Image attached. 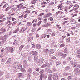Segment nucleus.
<instances>
[{"label": "nucleus", "instance_id": "1", "mask_svg": "<svg viewBox=\"0 0 80 80\" xmlns=\"http://www.w3.org/2000/svg\"><path fill=\"white\" fill-rule=\"evenodd\" d=\"M44 53L48 57H50V55L49 54V50L48 49H45L44 50Z\"/></svg>", "mask_w": 80, "mask_h": 80}, {"label": "nucleus", "instance_id": "2", "mask_svg": "<svg viewBox=\"0 0 80 80\" xmlns=\"http://www.w3.org/2000/svg\"><path fill=\"white\" fill-rule=\"evenodd\" d=\"M53 78L54 80H58V74L56 73H53L52 74Z\"/></svg>", "mask_w": 80, "mask_h": 80}, {"label": "nucleus", "instance_id": "3", "mask_svg": "<svg viewBox=\"0 0 80 80\" xmlns=\"http://www.w3.org/2000/svg\"><path fill=\"white\" fill-rule=\"evenodd\" d=\"M18 65V62H14L12 66V67L13 68H17V66Z\"/></svg>", "mask_w": 80, "mask_h": 80}, {"label": "nucleus", "instance_id": "4", "mask_svg": "<svg viewBox=\"0 0 80 80\" xmlns=\"http://www.w3.org/2000/svg\"><path fill=\"white\" fill-rule=\"evenodd\" d=\"M44 61V59L43 58H41L39 59L38 61V63L39 65H41Z\"/></svg>", "mask_w": 80, "mask_h": 80}, {"label": "nucleus", "instance_id": "5", "mask_svg": "<svg viewBox=\"0 0 80 80\" xmlns=\"http://www.w3.org/2000/svg\"><path fill=\"white\" fill-rule=\"evenodd\" d=\"M58 9H59L60 10H63V5L62 4H61L59 5L58 6Z\"/></svg>", "mask_w": 80, "mask_h": 80}, {"label": "nucleus", "instance_id": "6", "mask_svg": "<svg viewBox=\"0 0 80 80\" xmlns=\"http://www.w3.org/2000/svg\"><path fill=\"white\" fill-rule=\"evenodd\" d=\"M23 7V3H21L20 4L17 6L16 9H17L18 8H22Z\"/></svg>", "mask_w": 80, "mask_h": 80}, {"label": "nucleus", "instance_id": "7", "mask_svg": "<svg viewBox=\"0 0 80 80\" xmlns=\"http://www.w3.org/2000/svg\"><path fill=\"white\" fill-rule=\"evenodd\" d=\"M36 49H38V50H40L41 48V46L40 44H38L36 45Z\"/></svg>", "mask_w": 80, "mask_h": 80}, {"label": "nucleus", "instance_id": "8", "mask_svg": "<svg viewBox=\"0 0 80 80\" xmlns=\"http://www.w3.org/2000/svg\"><path fill=\"white\" fill-rule=\"evenodd\" d=\"M74 71L75 73H77V74L80 73V69H79L78 68H75Z\"/></svg>", "mask_w": 80, "mask_h": 80}, {"label": "nucleus", "instance_id": "9", "mask_svg": "<svg viewBox=\"0 0 80 80\" xmlns=\"http://www.w3.org/2000/svg\"><path fill=\"white\" fill-rule=\"evenodd\" d=\"M0 39L5 42L6 40V36L4 35V36H2L1 37Z\"/></svg>", "mask_w": 80, "mask_h": 80}, {"label": "nucleus", "instance_id": "10", "mask_svg": "<svg viewBox=\"0 0 80 80\" xmlns=\"http://www.w3.org/2000/svg\"><path fill=\"white\" fill-rule=\"evenodd\" d=\"M45 64H46V67H47V68H50V64L47 62H46L45 63Z\"/></svg>", "mask_w": 80, "mask_h": 80}, {"label": "nucleus", "instance_id": "11", "mask_svg": "<svg viewBox=\"0 0 80 80\" xmlns=\"http://www.w3.org/2000/svg\"><path fill=\"white\" fill-rule=\"evenodd\" d=\"M49 54H50V56H51V55H52V54H53V53H54V51L53 49H51L49 50Z\"/></svg>", "mask_w": 80, "mask_h": 80}, {"label": "nucleus", "instance_id": "12", "mask_svg": "<svg viewBox=\"0 0 80 80\" xmlns=\"http://www.w3.org/2000/svg\"><path fill=\"white\" fill-rule=\"evenodd\" d=\"M78 63L76 62H73L71 63L72 65V67H76Z\"/></svg>", "mask_w": 80, "mask_h": 80}, {"label": "nucleus", "instance_id": "13", "mask_svg": "<svg viewBox=\"0 0 80 80\" xmlns=\"http://www.w3.org/2000/svg\"><path fill=\"white\" fill-rule=\"evenodd\" d=\"M30 53L31 54H32V55H35L37 54V52L35 51H33L30 52Z\"/></svg>", "mask_w": 80, "mask_h": 80}, {"label": "nucleus", "instance_id": "14", "mask_svg": "<svg viewBox=\"0 0 80 80\" xmlns=\"http://www.w3.org/2000/svg\"><path fill=\"white\" fill-rule=\"evenodd\" d=\"M32 74L34 76H38V73L36 71H34L33 73Z\"/></svg>", "mask_w": 80, "mask_h": 80}, {"label": "nucleus", "instance_id": "15", "mask_svg": "<svg viewBox=\"0 0 80 80\" xmlns=\"http://www.w3.org/2000/svg\"><path fill=\"white\" fill-rule=\"evenodd\" d=\"M12 59L11 58H9L7 61L6 63L8 64H10L11 63V60Z\"/></svg>", "mask_w": 80, "mask_h": 80}, {"label": "nucleus", "instance_id": "16", "mask_svg": "<svg viewBox=\"0 0 80 80\" xmlns=\"http://www.w3.org/2000/svg\"><path fill=\"white\" fill-rule=\"evenodd\" d=\"M23 63H24V66H25V67L27 66L28 65L27 63V62L26 60H24L23 62Z\"/></svg>", "mask_w": 80, "mask_h": 80}, {"label": "nucleus", "instance_id": "17", "mask_svg": "<svg viewBox=\"0 0 80 80\" xmlns=\"http://www.w3.org/2000/svg\"><path fill=\"white\" fill-rule=\"evenodd\" d=\"M10 52L11 53L13 52H14V49L13 47H12L10 48Z\"/></svg>", "mask_w": 80, "mask_h": 80}, {"label": "nucleus", "instance_id": "18", "mask_svg": "<svg viewBox=\"0 0 80 80\" xmlns=\"http://www.w3.org/2000/svg\"><path fill=\"white\" fill-rule=\"evenodd\" d=\"M0 31L1 32H2V33H4L5 31H6V30L5 29V28H2L0 29Z\"/></svg>", "mask_w": 80, "mask_h": 80}, {"label": "nucleus", "instance_id": "19", "mask_svg": "<svg viewBox=\"0 0 80 80\" xmlns=\"http://www.w3.org/2000/svg\"><path fill=\"white\" fill-rule=\"evenodd\" d=\"M40 78L39 80H43V78L44 77L43 76V74H41L39 76Z\"/></svg>", "mask_w": 80, "mask_h": 80}, {"label": "nucleus", "instance_id": "20", "mask_svg": "<svg viewBox=\"0 0 80 80\" xmlns=\"http://www.w3.org/2000/svg\"><path fill=\"white\" fill-rule=\"evenodd\" d=\"M70 38L69 37H68L66 38V42H70Z\"/></svg>", "mask_w": 80, "mask_h": 80}, {"label": "nucleus", "instance_id": "21", "mask_svg": "<svg viewBox=\"0 0 80 80\" xmlns=\"http://www.w3.org/2000/svg\"><path fill=\"white\" fill-rule=\"evenodd\" d=\"M30 48V46H29L28 45L26 47V49L25 50V51H28V49H29V48Z\"/></svg>", "mask_w": 80, "mask_h": 80}, {"label": "nucleus", "instance_id": "22", "mask_svg": "<svg viewBox=\"0 0 80 80\" xmlns=\"http://www.w3.org/2000/svg\"><path fill=\"white\" fill-rule=\"evenodd\" d=\"M32 72V69L30 68L29 69H28V73L30 74Z\"/></svg>", "mask_w": 80, "mask_h": 80}, {"label": "nucleus", "instance_id": "23", "mask_svg": "<svg viewBox=\"0 0 80 80\" xmlns=\"http://www.w3.org/2000/svg\"><path fill=\"white\" fill-rule=\"evenodd\" d=\"M34 60L37 61L38 59V57L37 56H35L34 57Z\"/></svg>", "mask_w": 80, "mask_h": 80}, {"label": "nucleus", "instance_id": "24", "mask_svg": "<svg viewBox=\"0 0 80 80\" xmlns=\"http://www.w3.org/2000/svg\"><path fill=\"white\" fill-rule=\"evenodd\" d=\"M24 46H25L24 45H21V46H20L19 48V50H22L23 48V47H24Z\"/></svg>", "mask_w": 80, "mask_h": 80}, {"label": "nucleus", "instance_id": "25", "mask_svg": "<svg viewBox=\"0 0 80 80\" xmlns=\"http://www.w3.org/2000/svg\"><path fill=\"white\" fill-rule=\"evenodd\" d=\"M17 75L18 77H21L23 75V74L22 73H18Z\"/></svg>", "mask_w": 80, "mask_h": 80}, {"label": "nucleus", "instance_id": "26", "mask_svg": "<svg viewBox=\"0 0 80 80\" xmlns=\"http://www.w3.org/2000/svg\"><path fill=\"white\" fill-rule=\"evenodd\" d=\"M44 72H45V71L43 69H42L39 72L40 73V74H42V73H44Z\"/></svg>", "mask_w": 80, "mask_h": 80}, {"label": "nucleus", "instance_id": "27", "mask_svg": "<svg viewBox=\"0 0 80 80\" xmlns=\"http://www.w3.org/2000/svg\"><path fill=\"white\" fill-rule=\"evenodd\" d=\"M52 74H49V77L48 78V80H51V78H52Z\"/></svg>", "mask_w": 80, "mask_h": 80}, {"label": "nucleus", "instance_id": "28", "mask_svg": "<svg viewBox=\"0 0 80 80\" xmlns=\"http://www.w3.org/2000/svg\"><path fill=\"white\" fill-rule=\"evenodd\" d=\"M28 42H32V40H33V38H30L28 39Z\"/></svg>", "mask_w": 80, "mask_h": 80}, {"label": "nucleus", "instance_id": "29", "mask_svg": "<svg viewBox=\"0 0 80 80\" xmlns=\"http://www.w3.org/2000/svg\"><path fill=\"white\" fill-rule=\"evenodd\" d=\"M37 0H32L31 2L32 4H34L36 3V2H37Z\"/></svg>", "mask_w": 80, "mask_h": 80}, {"label": "nucleus", "instance_id": "30", "mask_svg": "<svg viewBox=\"0 0 80 80\" xmlns=\"http://www.w3.org/2000/svg\"><path fill=\"white\" fill-rule=\"evenodd\" d=\"M19 30H20V29L19 28H17L16 30L14 31L13 32V33H15L17 32H18V31H19Z\"/></svg>", "mask_w": 80, "mask_h": 80}, {"label": "nucleus", "instance_id": "31", "mask_svg": "<svg viewBox=\"0 0 80 80\" xmlns=\"http://www.w3.org/2000/svg\"><path fill=\"white\" fill-rule=\"evenodd\" d=\"M12 18V16H10L9 17L7 18V20H8V21H9V20H10Z\"/></svg>", "mask_w": 80, "mask_h": 80}, {"label": "nucleus", "instance_id": "32", "mask_svg": "<svg viewBox=\"0 0 80 80\" xmlns=\"http://www.w3.org/2000/svg\"><path fill=\"white\" fill-rule=\"evenodd\" d=\"M47 72L49 73H52V71L50 69H48L47 70Z\"/></svg>", "mask_w": 80, "mask_h": 80}, {"label": "nucleus", "instance_id": "33", "mask_svg": "<svg viewBox=\"0 0 80 80\" xmlns=\"http://www.w3.org/2000/svg\"><path fill=\"white\" fill-rule=\"evenodd\" d=\"M68 80H72V76H68Z\"/></svg>", "mask_w": 80, "mask_h": 80}, {"label": "nucleus", "instance_id": "34", "mask_svg": "<svg viewBox=\"0 0 80 80\" xmlns=\"http://www.w3.org/2000/svg\"><path fill=\"white\" fill-rule=\"evenodd\" d=\"M70 67L69 66H67L66 68H65V69L66 70H68L70 69Z\"/></svg>", "mask_w": 80, "mask_h": 80}, {"label": "nucleus", "instance_id": "35", "mask_svg": "<svg viewBox=\"0 0 80 80\" xmlns=\"http://www.w3.org/2000/svg\"><path fill=\"white\" fill-rule=\"evenodd\" d=\"M61 64V62L58 61L56 62V65H60Z\"/></svg>", "mask_w": 80, "mask_h": 80}, {"label": "nucleus", "instance_id": "36", "mask_svg": "<svg viewBox=\"0 0 80 80\" xmlns=\"http://www.w3.org/2000/svg\"><path fill=\"white\" fill-rule=\"evenodd\" d=\"M20 71L23 73H24L25 72V69L23 68H21Z\"/></svg>", "mask_w": 80, "mask_h": 80}, {"label": "nucleus", "instance_id": "37", "mask_svg": "<svg viewBox=\"0 0 80 80\" xmlns=\"http://www.w3.org/2000/svg\"><path fill=\"white\" fill-rule=\"evenodd\" d=\"M67 56V55L66 54H63L62 55V58H65V57Z\"/></svg>", "mask_w": 80, "mask_h": 80}, {"label": "nucleus", "instance_id": "38", "mask_svg": "<svg viewBox=\"0 0 80 80\" xmlns=\"http://www.w3.org/2000/svg\"><path fill=\"white\" fill-rule=\"evenodd\" d=\"M10 8L9 7H8L5 9V11L6 12H7V11L10 10Z\"/></svg>", "mask_w": 80, "mask_h": 80}, {"label": "nucleus", "instance_id": "39", "mask_svg": "<svg viewBox=\"0 0 80 80\" xmlns=\"http://www.w3.org/2000/svg\"><path fill=\"white\" fill-rule=\"evenodd\" d=\"M68 22V21H65L63 22V23H62V25H65V23H67Z\"/></svg>", "mask_w": 80, "mask_h": 80}, {"label": "nucleus", "instance_id": "40", "mask_svg": "<svg viewBox=\"0 0 80 80\" xmlns=\"http://www.w3.org/2000/svg\"><path fill=\"white\" fill-rule=\"evenodd\" d=\"M42 37L43 38H46L47 37V35L46 34H43L42 35Z\"/></svg>", "mask_w": 80, "mask_h": 80}, {"label": "nucleus", "instance_id": "41", "mask_svg": "<svg viewBox=\"0 0 80 80\" xmlns=\"http://www.w3.org/2000/svg\"><path fill=\"white\" fill-rule=\"evenodd\" d=\"M42 22V21L41 20L38 23V26H40V24H41V23Z\"/></svg>", "mask_w": 80, "mask_h": 80}, {"label": "nucleus", "instance_id": "42", "mask_svg": "<svg viewBox=\"0 0 80 80\" xmlns=\"http://www.w3.org/2000/svg\"><path fill=\"white\" fill-rule=\"evenodd\" d=\"M6 49H7L8 51H9L10 52V47H8L6 48Z\"/></svg>", "mask_w": 80, "mask_h": 80}, {"label": "nucleus", "instance_id": "43", "mask_svg": "<svg viewBox=\"0 0 80 80\" xmlns=\"http://www.w3.org/2000/svg\"><path fill=\"white\" fill-rule=\"evenodd\" d=\"M65 44H62L60 45V47H61V48H62V47H65Z\"/></svg>", "mask_w": 80, "mask_h": 80}, {"label": "nucleus", "instance_id": "44", "mask_svg": "<svg viewBox=\"0 0 80 80\" xmlns=\"http://www.w3.org/2000/svg\"><path fill=\"white\" fill-rule=\"evenodd\" d=\"M35 70L37 72H39V70H40V69L38 68H36L35 69Z\"/></svg>", "mask_w": 80, "mask_h": 80}, {"label": "nucleus", "instance_id": "45", "mask_svg": "<svg viewBox=\"0 0 80 80\" xmlns=\"http://www.w3.org/2000/svg\"><path fill=\"white\" fill-rule=\"evenodd\" d=\"M3 75V72L0 71V76H2Z\"/></svg>", "mask_w": 80, "mask_h": 80}, {"label": "nucleus", "instance_id": "46", "mask_svg": "<svg viewBox=\"0 0 80 80\" xmlns=\"http://www.w3.org/2000/svg\"><path fill=\"white\" fill-rule=\"evenodd\" d=\"M35 31H36L35 28H32V32H35Z\"/></svg>", "mask_w": 80, "mask_h": 80}, {"label": "nucleus", "instance_id": "47", "mask_svg": "<svg viewBox=\"0 0 80 80\" xmlns=\"http://www.w3.org/2000/svg\"><path fill=\"white\" fill-rule=\"evenodd\" d=\"M22 30H23L22 32H25V30H27V29H28V28H22Z\"/></svg>", "mask_w": 80, "mask_h": 80}, {"label": "nucleus", "instance_id": "48", "mask_svg": "<svg viewBox=\"0 0 80 80\" xmlns=\"http://www.w3.org/2000/svg\"><path fill=\"white\" fill-rule=\"evenodd\" d=\"M67 51H68V50H67V48H65L64 50V53H67Z\"/></svg>", "mask_w": 80, "mask_h": 80}, {"label": "nucleus", "instance_id": "49", "mask_svg": "<svg viewBox=\"0 0 80 80\" xmlns=\"http://www.w3.org/2000/svg\"><path fill=\"white\" fill-rule=\"evenodd\" d=\"M43 22L45 23H47V19H44L43 20Z\"/></svg>", "mask_w": 80, "mask_h": 80}, {"label": "nucleus", "instance_id": "50", "mask_svg": "<svg viewBox=\"0 0 80 80\" xmlns=\"http://www.w3.org/2000/svg\"><path fill=\"white\" fill-rule=\"evenodd\" d=\"M46 67V64H44L42 65L41 67V68H45V67Z\"/></svg>", "mask_w": 80, "mask_h": 80}, {"label": "nucleus", "instance_id": "51", "mask_svg": "<svg viewBox=\"0 0 80 80\" xmlns=\"http://www.w3.org/2000/svg\"><path fill=\"white\" fill-rule=\"evenodd\" d=\"M30 75L28 74L27 76V78L28 80H29L30 79Z\"/></svg>", "mask_w": 80, "mask_h": 80}, {"label": "nucleus", "instance_id": "52", "mask_svg": "<svg viewBox=\"0 0 80 80\" xmlns=\"http://www.w3.org/2000/svg\"><path fill=\"white\" fill-rule=\"evenodd\" d=\"M22 65L21 64H20L19 65L18 68V69H20V68H22Z\"/></svg>", "mask_w": 80, "mask_h": 80}, {"label": "nucleus", "instance_id": "53", "mask_svg": "<svg viewBox=\"0 0 80 80\" xmlns=\"http://www.w3.org/2000/svg\"><path fill=\"white\" fill-rule=\"evenodd\" d=\"M27 15H28V14H26L23 16V18H27Z\"/></svg>", "mask_w": 80, "mask_h": 80}, {"label": "nucleus", "instance_id": "54", "mask_svg": "<svg viewBox=\"0 0 80 80\" xmlns=\"http://www.w3.org/2000/svg\"><path fill=\"white\" fill-rule=\"evenodd\" d=\"M64 9L65 12H67V11H68V7H66Z\"/></svg>", "mask_w": 80, "mask_h": 80}, {"label": "nucleus", "instance_id": "55", "mask_svg": "<svg viewBox=\"0 0 80 80\" xmlns=\"http://www.w3.org/2000/svg\"><path fill=\"white\" fill-rule=\"evenodd\" d=\"M3 44V41H1L0 42V46L2 45Z\"/></svg>", "mask_w": 80, "mask_h": 80}, {"label": "nucleus", "instance_id": "56", "mask_svg": "<svg viewBox=\"0 0 80 80\" xmlns=\"http://www.w3.org/2000/svg\"><path fill=\"white\" fill-rule=\"evenodd\" d=\"M15 8H13L12 9H11V10L12 11V12H14V11H15Z\"/></svg>", "mask_w": 80, "mask_h": 80}, {"label": "nucleus", "instance_id": "57", "mask_svg": "<svg viewBox=\"0 0 80 80\" xmlns=\"http://www.w3.org/2000/svg\"><path fill=\"white\" fill-rule=\"evenodd\" d=\"M32 48H35L36 47L35 45L34 44H32Z\"/></svg>", "mask_w": 80, "mask_h": 80}, {"label": "nucleus", "instance_id": "58", "mask_svg": "<svg viewBox=\"0 0 80 80\" xmlns=\"http://www.w3.org/2000/svg\"><path fill=\"white\" fill-rule=\"evenodd\" d=\"M16 24H17V22L15 21L12 23V26L15 25H16Z\"/></svg>", "mask_w": 80, "mask_h": 80}, {"label": "nucleus", "instance_id": "59", "mask_svg": "<svg viewBox=\"0 0 80 80\" xmlns=\"http://www.w3.org/2000/svg\"><path fill=\"white\" fill-rule=\"evenodd\" d=\"M52 59V60H55V59H56V57L55 56H53L51 57Z\"/></svg>", "mask_w": 80, "mask_h": 80}, {"label": "nucleus", "instance_id": "60", "mask_svg": "<svg viewBox=\"0 0 80 80\" xmlns=\"http://www.w3.org/2000/svg\"><path fill=\"white\" fill-rule=\"evenodd\" d=\"M31 59H32V57H31L30 56H29L28 57V60H29V61H30V60H31Z\"/></svg>", "mask_w": 80, "mask_h": 80}, {"label": "nucleus", "instance_id": "61", "mask_svg": "<svg viewBox=\"0 0 80 80\" xmlns=\"http://www.w3.org/2000/svg\"><path fill=\"white\" fill-rule=\"evenodd\" d=\"M23 14H22L21 16H19V18H23Z\"/></svg>", "mask_w": 80, "mask_h": 80}, {"label": "nucleus", "instance_id": "62", "mask_svg": "<svg viewBox=\"0 0 80 80\" xmlns=\"http://www.w3.org/2000/svg\"><path fill=\"white\" fill-rule=\"evenodd\" d=\"M45 25H46V27H49V26H50V23H48Z\"/></svg>", "mask_w": 80, "mask_h": 80}, {"label": "nucleus", "instance_id": "63", "mask_svg": "<svg viewBox=\"0 0 80 80\" xmlns=\"http://www.w3.org/2000/svg\"><path fill=\"white\" fill-rule=\"evenodd\" d=\"M66 37V36H62V39H64V38H65Z\"/></svg>", "mask_w": 80, "mask_h": 80}, {"label": "nucleus", "instance_id": "64", "mask_svg": "<svg viewBox=\"0 0 80 80\" xmlns=\"http://www.w3.org/2000/svg\"><path fill=\"white\" fill-rule=\"evenodd\" d=\"M77 53L78 54H80V50H78L77 51Z\"/></svg>", "mask_w": 80, "mask_h": 80}]
</instances>
